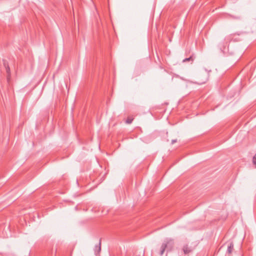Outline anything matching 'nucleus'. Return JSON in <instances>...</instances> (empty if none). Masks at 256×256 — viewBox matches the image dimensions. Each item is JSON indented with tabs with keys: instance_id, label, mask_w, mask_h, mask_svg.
Returning a JSON list of instances; mask_svg holds the SVG:
<instances>
[{
	"instance_id": "nucleus-9",
	"label": "nucleus",
	"mask_w": 256,
	"mask_h": 256,
	"mask_svg": "<svg viewBox=\"0 0 256 256\" xmlns=\"http://www.w3.org/2000/svg\"><path fill=\"white\" fill-rule=\"evenodd\" d=\"M206 80H204V81H202V82H198V84H204V83L206 82Z\"/></svg>"
},
{
	"instance_id": "nucleus-6",
	"label": "nucleus",
	"mask_w": 256,
	"mask_h": 256,
	"mask_svg": "<svg viewBox=\"0 0 256 256\" xmlns=\"http://www.w3.org/2000/svg\"><path fill=\"white\" fill-rule=\"evenodd\" d=\"M134 120V118L132 116H128L126 121V122L128 124H130L132 122V120Z\"/></svg>"
},
{
	"instance_id": "nucleus-2",
	"label": "nucleus",
	"mask_w": 256,
	"mask_h": 256,
	"mask_svg": "<svg viewBox=\"0 0 256 256\" xmlns=\"http://www.w3.org/2000/svg\"><path fill=\"white\" fill-rule=\"evenodd\" d=\"M192 248L188 244L184 245L182 248L184 253L186 254H188L192 251Z\"/></svg>"
},
{
	"instance_id": "nucleus-10",
	"label": "nucleus",
	"mask_w": 256,
	"mask_h": 256,
	"mask_svg": "<svg viewBox=\"0 0 256 256\" xmlns=\"http://www.w3.org/2000/svg\"><path fill=\"white\" fill-rule=\"evenodd\" d=\"M176 142V140H172V143L173 144H174V142Z\"/></svg>"
},
{
	"instance_id": "nucleus-5",
	"label": "nucleus",
	"mask_w": 256,
	"mask_h": 256,
	"mask_svg": "<svg viewBox=\"0 0 256 256\" xmlns=\"http://www.w3.org/2000/svg\"><path fill=\"white\" fill-rule=\"evenodd\" d=\"M4 65L6 68V72L8 75L10 74V68L8 66V62L6 60H4Z\"/></svg>"
},
{
	"instance_id": "nucleus-3",
	"label": "nucleus",
	"mask_w": 256,
	"mask_h": 256,
	"mask_svg": "<svg viewBox=\"0 0 256 256\" xmlns=\"http://www.w3.org/2000/svg\"><path fill=\"white\" fill-rule=\"evenodd\" d=\"M94 252L96 255L100 254L101 251V238L100 239L99 244L98 246H96L94 249Z\"/></svg>"
},
{
	"instance_id": "nucleus-7",
	"label": "nucleus",
	"mask_w": 256,
	"mask_h": 256,
	"mask_svg": "<svg viewBox=\"0 0 256 256\" xmlns=\"http://www.w3.org/2000/svg\"><path fill=\"white\" fill-rule=\"evenodd\" d=\"M194 59L192 58V56H190L188 58H186L183 60V62H190V61H193Z\"/></svg>"
},
{
	"instance_id": "nucleus-4",
	"label": "nucleus",
	"mask_w": 256,
	"mask_h": 256,
	"mask_svg": "<svg viewBox=\"0 0 256 256\" xmlns=\"http://www.w3.org/2000/svg\"><path fill=\"white\" fill-rule=\"evenodd\" d=\"M234 250V244L232 242L230 243L229 245L228 246L227 252L229 254H230Z\"/></svg>"
},
{
	"instance_id": "nucleus-8",
	"label": "nucleus",
	"mask_w": 256,
	"mask_h": 256,
	"mask_svg": "<svg viewBox=\"0 0 256 256\" xmlns=\"http://www.w3.org/2000/svg\"><path fill=\"white\" fill-rule=\"evenodd\" d=\"M253 163L256 165V154L253 157Z\"/></svg>"
},
{
	"instance_id": "nucleus-1",
	"label": "nucleus",
	"mask_w": 256,
	"mask_h": 256,
	"mask_svg": "<svg viewBox=\"0 0 256 256\" xmlns=\"http://www.w3.org/2000/svg\"><path fill=\"white\" fill-rule=\"evenodd\" d=\"M174 240L172 238H166L161 246L160 255L162 256L166 249L168 251H171L174 248Z\"/></svg>"
}]
</instances>
